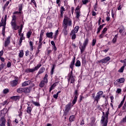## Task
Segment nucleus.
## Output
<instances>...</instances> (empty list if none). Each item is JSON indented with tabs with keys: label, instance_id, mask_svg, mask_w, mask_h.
<instances>
[{
	"label": "nucleus",
	"instance_id": "nucleus-1",
	"mask_svg": "<svg viewBox=\"0 0 126 126\" xmlns=\"http://www.w3.org/2000/svg\"><path fill=\"white\" fill-rule=\"evenodd\" d=\"M11 25L12 29H13L14 30H18V29L19 28V26H18L17 25V24H16V16H15V15L12 16Z\"/></svg>",
	"mask_w": 126,
	"mask_h": 126
},
{
	"label": "nucleus",
	"instance_id": "nucleus-2",
	"mask_svg": "<svg viewBox=\"0 0 126 126\" xmlns=\"http://www.w3.org/2000/svg\"><path fill=\"white\" fill-rule=\"evenodd\" d=\"M103 91H99L97 93L96 96H95V94H93L92 97L94 99V101L96 102V103H98L99 101H100V99L101 97H102V95H103Z\"/></svg>",
	"mask_w": 126,
	"mask_h": 126
},
{
	"label": "nucleus",
	"instance_id": "nucleus-3",
	"mask_svg": "<svg viewBox=\"0 0 126 126\" xmlns=\"http://www.w3.org/2000/svg\"><path fill=\"white\" fill-rule=\"evenodd\" d=\"M72 25V22L70 18L65 17L63 21V27H67V26H71Z\"/></svg>",
	"mask_w": 126,
	"mask_h": 126
},
{
	"label": "nucleus",
	"instance_id": "nucleus-4",
	"mask_svg": "<svg viewBox=\"0 0 126 126\" xmlns=\"http://www.w3.org/2000/svg\"><path fill=\"white\" fill-rule=\"evenodd\" d=\"M88 38H86L83 45H80L79 46V49L81 51V54H83L84 53V51H85V49H86V46L88 44Z\"/></svg>",
	"mask_w": 126,
	"mask_h": 126
},
{
	"label": "nucleus",
	"instance_id": "nucleus-5",
	"mask_svg": "<svg viewBox=\"0 0 126 126\" xmlns=\"http://www.w3.org/2000/svg\"><path fill=\"white\" fill-rule=\"evenodd\" d=\"M125 78H120L114 82V85L115 86H118V87H122L123 86L122 83H124L125 81Z\"/></svg>",
	"mask_w": 126,
	"mask_h": 126
},
{
	"label": "nucleus",
	"instance_id": "nucleus-6",
	"mask_svg": "<svg viewBox=\"0 0 126 126\" xmlns=\"http://www.w3.org/2000/svg\"><path fill=\"white\" fill-rule=\"evenodd\" d=\"M31 91L30 88H20L17 89V92L18 93H30Z\"/></svg>",
	"mask_w": 126,
	"mask_h": 126
},
{
	"label": "nucleus",
	"instance_id": "nucleus-7",
	"mask_svg": "<svg viewBox=\"0 0 126 126\" xmlns=\"http://www.w3.org/2000/svg\"><path fill=\"white\" fill-rule=\"evenodd\" d=\"M68 81H70V83H74L75 79H74V76L72 75V71H71V72L68 73Z\"/></svg>",
	"mask_w": 126,
	"mask_h": 126
},
{
	"label": "nucleus",
	"instance_id": "nucleus-8",
	"mask_svg": "<svg viewBox=\"0 0 126 126\" xmlns=\"http://www.w3.org/2000/svg\"><path fill=\"white\" fill-rule=\"evenodd\" d=\"M110 60L111 58H110V57H107L99 61L98 63H108V62H109V61Z\"/></svg>",
	"mask_w": 126,
	"mask_h": 126
},
{
	"label": "nucleus",
	"instance_id": "nucleus-9",
	"mask_svg": "<svg viewBox=\"0 0 126 126\" xmlns=\"http://www.w3.org/2000/svg\"><path fill=\"white\" fill-rule=\"evenodd\" d=\"M73 105L71 104V102H69L66 106H65V112H68L72 107Z\"/></svg>",
	"mask_w": 126,
	"mask_h": 126
},
{
	"label": "nucleus",
	"instance_id": "nucleus-10",
	"mask_svg": "<svg viewBox=\"0 0 126 126\" xmlns=\"http://www.w3.org/2000/svg\"><path fill=\"white\" fill-rule=\"evenodd\" d=\"M10 43V36H8L5 41L4 46V47H7Z\"/></svg>",
	"mask_w": 126,
	"mask_h": 126
},
{
	"label": "nucleus",
	"instance_id": "nucleus-11",
	"mask_svg": "<svg viewBox=\"0 0 126 126\" xmlns=\"http://www.w3.org/2000/svg\"><path fill=\"white\" fill-rule=\"evenodd\" d=\"M75 63V56H74L72 59V61L71 62V63L69 66L70 68H71L72 69L71 70L72 72V70H73V66H74Z\"/></svg>",
	"mask_w": 126,
	"mask_h": 126
},
{
	"label": "nucleus",
	"instance_id": "nucleus-12",
	"mask_svg": "<svg viewBox=\"0 0 126 126\" xmlns=\"http://www.w3.org/2000/svg\"><path fill=\"white\" fill-rule=\"evenodd\" d=\"M35 70H36L35 68H32V69L28 68L26 70V72H27V73H33L35 72Z\"/></svg>",
	"mask_w": 126,
	"mask_h": 126
},
{
	"label": "nucleus",
	"instance_id": "nucleus-13",
	"mask_svg": "<svg viewBox=\"0 0 126 126\" xmlns=\"http://www.w3.org/2000/svg\"><path fill=\"white\" fill-rule=\"evenodd\" d=\"M30 84H31V81L28 80V81L23 82L22 84V86L23 87H25V86H27V85H29Z\"/></svg>",
	"mask_w": 126,
	"mask_h": 126
},
{
	"label": "nucleus",
	"instance_id": "nucleus-14",
	"mask_svg": "<svg viewBox=\"0 0 126 126\" xmlns=\"http://www.w3.org/2000/svg\"><path fill=\"white\" fill-rule=\"evenodd\" d=\"M32 109H33V108L31 107V106H28L27 108V113L30 115V116H32V114H31V112H32Z\"/></svg>",
	"mask_w": 126,
	"mask_h": 126
},
{
	"label": "nucleus",
	"instance_id": "nucleus-15",
	"mask_svg": "<svg viewBox=\"0 0 126 126\" xmlns=\"http://www.w3.org/2000/svg\"><path fill=\"white\" fill-rule=\"evenodd\" d=\"M5 123H6V120L4 118H1V123L0 124V126H5Z\"/></svg>",
	"mask_w": 126,
	"mask_h": 126
},
{
	"label": "nucleus",
	"instance_id": "nucleus-16",
	"mask_svg": "<svg viewBox=\"0 0 126 126\" xmlns=\"http://www.w3.org/2000/svg\"><path fill=\"white\" fill-rule=\"evenodd\" d=\"M11 86H16L18 83V81L17 80H14L10 82Z\"/></svg>",
	"mask_w": 126,
	"mask_h": 126
},
{
	"label": "nucleus",
	"instance_id": "nucleus-17",
	"mask_svg": "<svg viewBox=\"0 0 126 126\" xmlns=\"http://www.w3.org/2000/svg\"><path fill=\"white\" fill-rule=\"evenodd\" d=\"M5 25H6V22H4V21H3V18H2L1 22H0V27H1V26L4 27H5Z\"/></svg>",
	"mask_w": 126,
	"mask_h": 126
},
{
	"label": "nucleus",
	"instance_id": "nucleus-18",
	"mask_svg": "<svg viewBox=\"0 0 126 126\" xmlns=\"http://www.w3.org/2000/svg\"><path fill=\"white\" fill-rule=\"evenodd\" d=\"M78 30H79V26H77L74 28V30L71 31V32L72 33H77Z\"/></svg>",
	"mask_w": 126,
	"mask_h": 126
},
{
	"label": "nucleus",
	"instance_id": "nucleus-19",
	"mask_svg": "<svg viewBox=\"0 0 126 126\" xmlns=\"http://www.w3.org/2000/svg\"><path fill=\"white\" fill-rule=\"evenodd\" d=\"M76 33L75 32H71L70 33V35L71 36L72 40H75V38H76Z\"/></svg>",
	"mask_w": 126,
	"mask_h": 126
},
{
	"label": "nucleus",
	"instance_id": "nucleus-20",
	"mask_svg": "<svg viewBox=\"0 0 126 126\" xmlns=\"http://www.w3.org/2000/svg\"><path fill=\"white\" fill-rule=\"evenodd\" d=\"M31 103L33 104V105H34V106H36V107H40V103L38 102L34 101V100H32Z\"/></svg>",
	"mask_w": 126,
	"mask_h": 126
},
{
	"label": "nucleus",
	"instance_id": "nucleus-21",
	"mask_svg": "<svg viewBox=\"0 0 126 126\" xmlns=\"http://www.w3.org/2000/svg\"><path fill=\"white\" fill-rule=\"evenodd\" d=\"M66 29H67V27H66V26L63 27V32L65 36H66V35H67V30H66Z\"/></svg>",
	"mask_w": 126,
	"mask_h": 126
},
{
	"label": "nucleus",
	"instance_id": "nucleus-22",
	"mask_svg": "<svg viewBox=\"0 0 126 126\" xmlns=\"http://www.w3.org/2000/svg\"><path fill=\"white\" fill-rule=\"evenodd\" d=\"M46 37L48 38H53V32H47L46 34Z\"/></svg>",
	"mask_w": 126,
	"mask_h": 126
},
{
	"label": "nucleus",
	"instance_id": "nucleus-23",
	"mask_svg": "<svg viewBox=\"0 0 126 126\" xmlns=\"http://www.w3.org/2000/svg\"><path fill=\"white\" fill-rule=\"evenodd\" d=\"M45 83L44 82V81H41L39 84V87H41V88H43V87H44V86H45Z\"/></svg>",
	"mask_w": 126,
	"mask_h": 126
},
{
	"label": "nucleus",
	"instance_id": "nucleus-24",
	"mask_svg": "<svg viewBox=\"0 0 126 126\" xmlns=\"http://www.w3.org/2000/svg\"><path fill=\"white\" fill-rule=\"evenodd\" d=\"M76 12V18L78 19L80 17V11H77Z\"/></svg>",
	"mask_w": 126,
	"mask_h": 126
},
{
	"label": "nucleus",
	"instance_id": "nucleus-25",
	"mask_svg": "<svg viewBox=\"0 0 126 126\" xmlns=\"http://www.w3.org/2000/svg\"><path fill=\"white\" fill-rule=\"evenodd\" d=\"M11 100H14V101H17L19 99V96H14L11 97Z\"/></svg>",
	"mask_w": 126,
	"mask_h": 126
},
{
	"label": "nucleus",
	"instance_id": "nucleus-26",
	"mask_svg": "<svg viewBox=\"0 0 126 126\" xmlns=\"http://www.w3.org/2000/svg\"><path fill=\"white\" fill-rule=\"evenodd\" d=\"M117 39H118V34H116L115 35L114 38L112 39V43L115 44V43L117 42Z\"/></svg>",
	"mask_w": 126,
	"mask_h": 126
},
{
	"label": "nucleus",
	"instance_id": "nucleus-27",
	"mask_svg": "<svg viewBox=\"0 0 126 126\" xmlns=\"http://www.w3.org/2000/svg\"><path fill=\"white\" fill-rule=\"evenodd\" d=\"M43 81H44L45 83H48V74H45L43 78Z\"/></svg>",
	"mask_w": 126,
	"mask_h": 126
},
{
	"label": "nucleus",
	"instance_id": "nucleus-28",
	"mask_svg": "<svg viewBox=\"0 0 126 126\" xmlns=\"http://www.w3.org/2000/svg\"><path fill=\"white\" fill-rule=\"evenodd\" d=\"M23 56H24V52H23V50H20L19 54V57L22 58Z\"/></svg>",
	"mask_w": 126,
	"mask_h": 126
},
{
	"label": "nucleus",
	"instance_id": "nucleus-29",
	"mask_svg": "<svg viewBox=\"0 0 126 126\" xmlns=\"http://www.w3.org/2000/svg\"><path fill=\"white\" fill-rule=\"evenodd\" d=\"M75 66L79 67L81 65V63L79 60H77L75 64Z\"/></svg>",
	"mask_w": 126,
	"mask_h": 126
},
{
	"label": "nucleus",
	"instance_id": "nucleus-30",
	"mask_svg": "<svg viewBox=\"0 0 126 126\" xmlns=\"http://www.w3.org/2000/svg\"><path fill=\"white\" fill-rule=\"evenodd\" d=\"M32 34V32H31V31H29L27 33V38L28 39H29V38H30L31 35Z\"/></svg>",
	"mask_w": 126,
	"mask_h": 126
},
{
	"label": "nucleus",
	"instance_id": "nucleus-31",
	"mask_svg": "<svg viewBox=\"0 0 126 126\" xmlns=\"http://www.w3.org/2000/svg\"><path fill=\"white\" fill-rule=\"evenodd\" d=\"M45 71V68L44 67H41L38 72L39 74H41V73H43Z\"/></svg>",
	"mask_w": 126,
	"mask_h": 126
},
{
	"label": "nucleus",
	"instance_id": "nucleus-32",
	"mask_svg": "<svg viewBox=\"0 0 126 126\" xmlns=\"http://www.w3.org/2000/svg\"><path fill=\"white\" fill-rule=\"evenodd\" d=\"M41 66H42V64H41V63H39L36 66L34 67V68H35L36 70H38V69H39V68H40Z\"/></svg>",
	"mask_w": 126,
	"mask_h": 126
},
{
	"label": "nucleus",
	"instance_id": "nucleus-33",
	"mask_svg": "<svg viewBox=\"0 0 126 126\" xmlns=\"http://www.w3.org/2000/svg\"><path fill=\"white\" fill-rule=\"evenodd\" d=\"M125 65H124L122 67H121L119 70V72H124V69H125Z\"/></svg>",
	"mask_w": 126,
	"mask_h": 126
},
{
	"label": "nucleus",
	"instance_id": "nucleus-34",
	"mask_svg": "<svg viewBox=\"0 0 126 126\" xmlns=\"http://www.w3.org/2000/svg\"><path fill=\"white\" fill-rule=\"evenodd\" d=\"M9 92L8 89H5L3 91V94H7Z\"/></svg>",
	"mask_w": 126,
	"mask_h": 126
},
{
	"label": "nucleus",
	"instance_id": "nucleus-35",
	"mask_svg": "<svg viewBox=\"0 0 126 126\" xmlns=\"http://www.w3.org/2000/svg\"><path fill=\"white\" fill-rule=\"evenodd\" d=\"M123 32H125V27L124 26H121V29L119 31V32L123 33Z\"/></svg>",
	"mask_w": 126,
	"mask_h": 126
},
{
	"label": "nucleus",
	"instance_id": "nucleus-36",
	"mask_svg": "<svg viewBox=\"0 0 126 126\" xmlns=\"http://www.w3.org/2000/svg\"><path fill=\"white\" fill-rule=\"evenodd\" d=\"M4 66H5V64L1 63L0 65V72L1 71V69L4 68Z\"/></svg>",
	"mask_w": 126,
	"mask_h": 126
},
{
	"label": "nucleus",
	"instance_id": "nucleus-37",
	"mask_svg": "<svg viewBox=\"0 0 126 126\" xmlns=\"http://www.w3.org/2000/svg\"><path fill=\"white\" fill-rule=\"evenodd\" d=\"M69 121L70 122H73V121H74V116H71L70 117H69Z\"/></svg>",
	"mask_w": 126,
	"mask_h": 126
},
{
	"label": "nucleus",
	"instance_id": "nucleus-38",
	"mask_svg": "<svg viewBox=\"0 0 126 126\" xmlns=\"http://www.w3.org/2000/svg\"><path fill=\"white\" fill-rule=\"evenodd\" d=\"M102 28H103V26H99V28L97 29V34L100 33V31H101V29H102Z\"/></svg>",
	"mask_w": 126,
	"mask_h": 126
},
{
	"label": "nucleus",
	"instance_id": "nucleus-39",
	"mask_svg": "<svg viewBox=\"0 0 126 126\" xmlns=\"http://www.w3.org/2000/svg\"><path fill=\"white\" fill-rule=\"evenodd\" d=\"M42 45H43V43L38 42V46L37 47L38 50H40V49H42Z\"/></svg>",
	"mask_w": 126,
	"mask_h": 126
},
{
	"label": "nucleus",
	"instance_id": "nucleus-40",
	"mask_svg": "<svg viewBox=\"0 0 126 126\" xmlns=\"http://www.w3.org/2000/svg\"><path fill=\"white\" fill-rule=\"evenodd\" d=\"M54 70H55V65H53L51 71V75H53V74H54Z\"/></svg>",
	"mask_w": 126,
	"mask_h": 126
},
{
	"label": "nucleus",
	"instance_id": "nucleus-41",
	"mask_svg": "<svg viewBox=\"0 0 126 126\" xmlns=\"http://www.w3.org/2000/svg\"><path fill=\"white\" fill-rule=\"evenodd\" d=\"M19 35L20 36V39H25V37H24V36H23V33H20L19 34Z\"/></svg>",
	"mask_w": 126,
	"mask_h": 126
},
{
	"label": "nucleus",
	"instance_id": "nucleus-42",
	"mask_svg": "<svg viewBox=\"0 0 126 126\" xmlns=\"http://www.w3.org/2000/svg\"><path fill=\"white\" fill-rule=\"evenodd\" d=\"M44 33H45V30H41L40 32V36L43 37V36L44 35Z\"/></svg>",
	"mask_w": 126,
	"mask_h": 126
},
{
	"label": "nucleus",
	"instance_id": "nucleus-43",
	"mask_svg": "<svg viewBox=\"0 0 126 126\" xmlns=\"http://www.w3.org/2000/svg\"><path fill=\"white\" fill-rule=\"evenodd\" d=\"M107 30H108V29L107 28H104L102 32V33L105 34Z\"/></svg>",
	"mask_w": 126,
	"mask_h": 126
},
{
	"label": "nucleus",
	"instance_id": "nucleus-44",
	"mask_svg": "<svg viewBox=\"0 0 126 126\" xmlns=\"http://www.w3.org/2000/svg\"><path fill=\"white\" fill-rule=\"evenodd\" d=\"M59 35V30H57L55 33V37L54 38H57V36Z\"/></svg>",
	"mask_w": 126,
	"mask_h": 126
},
{
	"label": "nucleus",
	"instance_id": "nucleus-45",
	"mask_svg": "<svg viewBox=\"0 0 126 126\" xmlns=\"http://www.w3.org/2000/svg\"><path fill=\"white\" fill-rule=\"evenodd\" d=\"M64 11V8L63 6H62L60 10L61 13H63V12Z\"/></svg>",
	"mask_w": 126,
	"mask_h": 126
},
{
	"label": "nucleus",
	"instance_id": "nucleus-46",
	"mask_svg": "<svg viewBox=\"0 0 126 126\" xmlns=\"http://www.w3.org/2000/svg\"><path fill=\"white\" fill-rule=\"evenodd\" d=\"M42 41H43V36H39V42L38 43H42Z\"/></svg>",
	"mask_w": 126,
	"mask_h": 126
},
{
	"label": "nucleus",
	"instance_id": "nucleus-47",
	"mask_svg": "<svg viewBox=\"0 0 126 126\" xmlns=\"http://www.w3.org/2000/svg\"><path fill=\"white\" fill-rule=\"evenodd\" d=\"M122 92V89H117V91H116V93H117V94H120V93Z\"/></svg>",
	"mask_w": 126,
	"mask_h": 126
},
{
	"label": "nucleus",
	"instance_id": "nucleus-48",
	"mask_svg": "<svg viewBox=\"0 0 126 126\" xmlns=\"http://www.w3.org/2000/svg\"><path fill=\"white\" fill-rule=\"evenodd\" d=\"M95 44H96V39H94L93 40L92 46H95Z\"/></svg>",
	"mask_w": 126,
	"mask_h": 126
},
{
	"label": "nucleus",
	"instance_id": "nucleus-49",
	"mask_svg": "<svg viewBox=\"0 0 126 126\" xmlns=\"http://www.w3.org/2000/svg\"><path fill=\"white\" fill-rule=\"evenodd\" d=\"M18 113H19L18 116L20 117V118H21V116H22V114H23L22 111L20 110V111H19Z\"/></svg>",
	"mask_w": 126,
	"mask_h": 126
},
{
	"label": "nucleus",
	"instance_id": "nucleus-50",
	"mask_svg": "<svg viewBox=\"0 0 126 126\" xmlns=\"http://www.w3.org/2000/svg\"><path fill=\"white\" fill-rule=\"evenodd\" d=\"M88 0H82V2H83V4H86V3H87V2H88Z\"/></svg>",
	"mask_w": 126,
	"mask_h": 126
},
{
	"label": "nucleus",
	"instance_id": "nucleus-51",
	"mask_svg": "<svg viewBox=\"0 0 126 126\" xmlns=\"http://www.w3.org/2000/svg\"><path fill=\"white\" fill-rule=\"evenodd\" d=\"M80 8V7L79 6H78L76 8V9H75V12H77V11H80V10H79Z\"/></svg>",
	"mask_w": 126,
	"mask_h": 126
},
{
	"label": "nucleus",
	"instance_id": "nucleus-52",
	"mask_svg": "<svg viewBox=\"0 0 126 126\" xmlns=\"http://www.w3.org/2000/svg\"><path fill=\"white\" fill-rule=\"evenodd\" d=\"M4 31H5V27H3L2 34L3 36H4Z\"/></svg>",
	"mask_w": 126,
	"mask_h": 126
},
{
	"label": "nucleus",
	"instance_id": "nucleus-53",
	"mask_svg": "<svg viewBox=\"0 0 126 126\" xmlns=\"http://www.w3.org/2000/svg\"><path fill=\"white\" fill-rule=\"evenodd\" d=\"M39 53H40V50L38 49V50L36 51V53H35L34 57L36 58V57H37L38 56V54H39Z\"/></svg>",
	"mask_w": 126,
	"mask_h": 126
},
{
	"label": "nucleus",
	"instance_id": "nucleus-54",
	"mask_svg": "<svg viewBox=\"0 0 126 126\" xmlns=\"http://www.w3.org/2000/svg\"><path fill=\"white\" fill-rule=\"evenodd\" d=\"M75 96H78V91L76 90L74 94Z\"/></svg>",
	"mask_w": 126,
	"mask_h": 126
},
{
	"label": "nucleus",
	"instance_id": "nucleus-55",
	"mask_svg": "<svg viewBox=\"0 0 126 126\" xmlns=\"http://www.w3.org/2000/svg\"><path fill=\"white\" fill-rule=\"evenodd\" d=\"M54 89H55V87L53 85H52L51 88H50L49 92H51V91H52V90H54Z\"/></svg>",
	"mask_w": 126,
	"mask_h": 126
},
{
	"label": "nucleus",
	"instance_id": "nucleus-56",
	"mask_svg": "<svg viewBox=\"0 0 126 126\" xmlns=\"http://www.w3.org/2000/svg\"><path fill=\"white\" fill-rule=\"evenodd\" d=\"M11 66V63L8 62L7 64V67H10Z\"/></svg>",
	"mask_w": 126,
	"mask_h": 126
},
{
	"label": "nucleus",
	"instance_id": "nucleus-57",
	"mask_svg": "<svg viewBox=\"0 0 126 126\" xmlns=\"http://www.w3.org/2000/svg\"><path fill=\"white\" fill-rule=\"evenodd\" d=\"M21 10H22V5H20L19 7V11L21 12Z\"/></svg>",
	"mask_w": 126,
	"mask_h": 126
},
{
	"label": "nucleus",
	"instance_id": "nucleus-58",
	"mask_svg": "<svg viewBox=\"0 0 126 126\" xmlns=\"http://www.w3.org/2000/svg\"><path fill=\"white\" fill-rule=\"evenodd\" d=\"M21 12L15 11L13 13V14H21Z\"/></svg>",
	"mask_w": 126,
	"mask_h": 126
},
{
	"label": "nucleus",
	"instance_id": "nucleus-59",
	"mask_svg": "<svg viewBox=\"0 0 126 126\" xmlns=\"http://www.w3.org/2000/svg\"><path fill=\"white\" fill-rule=\"evenodd\" d=\"M24 40L23 39L20 38L19 41V44L20 46H21V43H22V40Z\"/></svg>",
	"mask_w": 126,
	"mask_h": 126
},
{
	"label": "nucleus",
	"instance_id": "nucleus-60",
	"mask_svg": "<svg viewBox=\"0 0 126 126\" xmlns=\"http://www.w3.org/2000/svg\"><path fill=\"white\" fill-rule=\"evenodd\" d=\"M53 97L54 98H55V99H58L59 95L57 94H54Z\"/></svg>",
	"mask_w": 126,
	"mask_h": 126
},
{
	"label": "nucleus",
	"instance_id": "nucleus-61",
	"mask_svg": "<svg viewBox=\"0 0 126 126\" xmlns=\"http://www.w3.org/2000/svg\"><path fill=\"white\" fill-rule=\"evenodd\" d=\"M122 123H126V116L125 118H123V119L122 120Z\"/></svg>",
	"mask_w": 126,
	"mask_h": 126
},
{
	"label": "nucleus",
	"instance_id": "nucleus-62",
	"mask_svg": "<svg viewBox=\"0 0 126 126\" xmlns=\"http://www.w3.org/2000/svg\"><path fill=\"white\" fill-rule=\"evenodd\" d=\"M104 35H105V34L103 33V32L101 33V34L99 35V38H103V37H104Z\"/></svg>",
	"mask_w": 126,
	"mask_h": 126
},
{
	"label": "nucleus",
	"instance_id": "nucleus-63",
	"mask_svg": "<svg viewBox=\"0 0 126 126\" xmlns=\"http://www.w3.org/2000/svg\"><path fill=\"white\" fill-rule=\"evenodd\" d=\"M92 15L93 16H95L96 15V12L94 11H92Z\"/></svg>",
	"mask_w": 126,
	"mask_h": 126
},
{
	"label": "nucleus",
	"instance_id": "nucleus-64",
	"mask_svg": "<svg viewBox=\"0 0 126 126\" xmlns=\"http://www.w3.org/2000/svg\"><path fill=\"white\" fill-rule=\"evenodd\" d=\"M29 51L27 50L26 51V57H27V56H29Z\"/></svg>",
	"mask_w": 126,
	"mask_h": 126
}]
</instances>
